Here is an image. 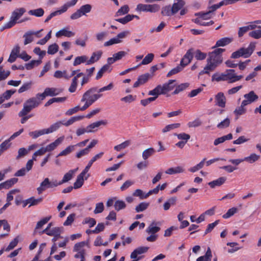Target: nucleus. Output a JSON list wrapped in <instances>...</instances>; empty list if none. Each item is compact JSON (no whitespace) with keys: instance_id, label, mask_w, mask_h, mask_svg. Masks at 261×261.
Returning <instances> with one entry per match:
<instances>
[{"instance_id":"1","label":"nucleus","mask_w":261,"mask_h":261,"mask_svg":"<svg viewBox=\"0 0 261 261\" xmlns=\"http://www.w3.org/2000/svg\"><path fill=\"white\" fill-rule=\"evenodd\" d=\"M224 50V49L217 48L210 52L206 59V64L203 69L199 72V75L210 74L211 72L214 71L222 63L223 59L222 54Z\"/></svg>"},{"instance_id":"2","label":"nucleus","mask_w":261,"mask_h":261,"mask_svg":"<svg viewBox=\"0 0 261 261\" xmlns=\"http://www.w3.org/2000/svg\"><path fill=\"white\" fill-rule=\"evenodd\" d=\"M97 91L96 88H93L87 90L83 95L81 101L84 102L81 107V111H84L89 108L92 103L101 96V94H94Z\"/></svg>"},{"instance_id":"3","label":"nucleus","mask_w":261,"mask_h":261,"mask_svg":"<svg viewBox=\"0 0 261 261\" xmlns=\"http://www.w3.org/2000/svg\"><path fill=\"white\" fill-rule=\"evenodd\" d=\"M41 97H38L37 94L36 97L28 99L24 103L23 107L19 112L18 116L22 117L27 115L32 109L37 107L41 103Z\"/></svg>"},{"instance_id":"4","label":"nucleus","mask_w":261,"mask_h":261,"mask_svg":"<svg viewBox=\"0 0 261 261\" xmlns=\"http://www.w3.org/2000/svg\"><path fill=\"white\" fill-rule=\"evenodd\" d=\"M255 48V43L251 42L248 47H241L237 51L233 52L231 56L232 59H238L243 57L245 58H249L253 53Z\"/></svg>"},{"instance_id":"5","label":"nucleus","mask_w":261,"mask_h":261,"mask_svg":"<svg viewBox=\"0 0 261 261\" xmlns=\"http://www.w3.org/2000/svg\"><path fill=\"white\" fill-rule=\"evenodd\" d=\"M57 180L55 179L50 181L48 178H45L37 188L39 194L42 193L47 189H51L58 187Z\"/></svg>"},{"instance_id":"6","label":"nucleus","mask_w":261,"mask_h":261,"mask_svg":"<svg viewBox=\"0 0 261 261\" xmlns=\"http://www.w3.org/2000/svg\"><path fill=\"white\" fill-rule=\"evenodd\" d=\"M160 7L158 4H138L136 8L138 12H147L150 13H155L159 11Z\"/></svg>"},{"instance_id":"7","label":"nucleus","mask_w":261,"mask_h":261,"mask_svg":"<svg viewBox=\"0 0 261 261\" xmlns=\"http://www.w3.org/2000/svg\"><path fill=\"white\" fill-rule=\"evenodd\" d=\"M26 10L23 8H20L15 9L11 14L10 20L9 21L10 25L13 26L18 22V19L23 15Z\"/></svg>"},{"instance_id":"8","label":"nucleus","mask_w":261,"mask_h":261,"mask_svg":"<svg viewBox=\"0 0 261 261\" xmlns=\"http://www.w3.org/2000/svg\"><path fill=\"white\" fill-rule=\"evenodd\" d=\"M224 72L225 81L229 83H232L240 81L243 77V75H237L233 69H227Z\"/></svg>"},{"instance_id":"9","label":"nucleus","mask_w":261,"mask_h":261,"mask_svg":"<svg viewBox=\"0 0 261 261\" xmlns=\"http://www.w3.org/2000/svg\"><path fill=\"white\" fill-rule=\"evenodd\" d=\"M91 10V6L89 4H86L82 6L80 9H79L75 13L72 14L70 18L72 19H76L82 15H85L86 13H89Z\"/></svg>"},{"instance_id":"10","label":"nucleus","mask_w":261,"mask_h":261,"mask_svg":"<svg viewBox=\"0 0 261 261\" xmlns=\"http://www.w3.org/2000/svg\"><path fill=\"white\" fill-rule=\"evenodd\" d=\"M62 91V90L61 89L56 88H47L45 89L43 93L41 94H37V96L40 97L41 100H42L46 96H56L60 94Z\"/></svg>"},{"instance_id":"11","label":"nucleus","mask_w":261,"mask_h":261,"mask_svg":"<svg viewBox=\"0 0 261 261\" xmlns=\"http://www.w3.org/2000/svg\"><path fill=\"white\" fill-rule=\"evenodd\" d=\"M128 34V32L127 31L122 32L118 34L115 37L113 38L109 41L105 42L104 46H109L114 44H118L121 43L122 42L121 40L124 38Z\"/></svg>"},{"instance_id":"12","label":"nucleus","mask_w":261,"mask_h":261,"mask_svg":"<svg viewBox=\"0 0 261 261\" xmlns=\"http://www.w3.org/2000/svg\"><path fill=\"white\" fill-rule=\"evenodd\" d=\"M194 56V49L191 48L187 50L186 54L181 59L180 64L185 67L188 65L192 61Z\"/></svg>"},{"instance_id":"13","label":"nucleus","mask_w":261,"mask_h":261,"mask_svg":"<svg viewBox=\"0 0 261 261\" xmlns=\"http://www.w3.org/2000/svg\"><path fill=\"white\" fill-rule=\"evenodd\" d=\"M148 247H140L135 249L130 254V258L133 259L132 261H138L140 259L141 257L138 256V255H140L147 251Z\"/></svg>"},{"instance_id":"14","label":"nucleus","mask_w":261,"mask_h":261,"mask_svg":"<svg viewBox=\"0 0 261 261\" xmlns=\"http://www.w3.org/2000/svg\"><path fill=\"white\" fill-rule=\"evenodd\" d=\"M244 97L245 99L242 102H243V105L246 106L256 101L258 98V96L253 91H251L248 93L245 94L244 95Z\"/></svg>"},{"instance_id":"15","label":"nucleus","mask_w":261,"mask_h":261,"mask_svg":"<svg viewBox=\"0 0 261 261\" xmlns=\"http://www.w3.org/2000/svg\"><path fill=\"white\" fill-rule=\"evenodd\" d=\"M176 85L175 80H169L167 83L161 85L162 94H165L173 90Z\"/></svg>"},{"instance_id":"16","label":"nucleus","mask_w":261,"mask_h":261,"mask_svg":"<svg viewBox=\"0 0 261 261\" xmlns=\"http://www.w3.org/2000/svg\"><path fill=\"white\" fill-rule=\"evenodd\" d=\"M75 35V33L69 30L68 28H63L56 33V36L60 38L62 36L66 37H72Z\"/></svg>"},{"instance_id":"17","label":"nucleus","mask_w":261,"mask_h":261,"mask_svg":"<svg viewBox=\"0 0 261 261\" xmlns=\"http://www.w3.org/2000/svg\"><path fill=\"white\" fill-rule=\"evenodd\" d=\"M64 136H62L57 138L55 141L46 146L48 152L51 151L55 149L59 145H60L64 140Z\"/></svg>"},{"instance_id":"18","label":"nucleus","mask_w":261,"mask_h":261,"mask_svg":"<svg viewBox=\"0 0 261 261\" xmlns=\"http://www.w3.org/2000/svg\"><path fill=\"white\" fill-rule=\"evenodd\" d=\"M107 124V121L106 120H100L98 121L95 122L91 123L87 126L88 129V133H92L95 132L94 129L98 127L101 125H106Z\"/></svg>"},{"instance_id":"19","label":"nucleus","mask_w":261,"mask_h":261,"mask_svg":"<svg viewBox=\"0 0 261 261\" xmlns=\"http://www.w3.org/2000/svg\"><path fill=\"white\" fill-rule=\"evenodd\" d=\"M160 225V222H156L155 221L152 222L146 230V232L148 234H155V233L160 230V227L158 226Z\"/></svg>"},{"instance_id":"20","label":"nucleus","mask_w":261,"mask_h":261,"mask_svg":"<svg viewBox=\"0 0 261 261\" xmlns=\"http://www.w3.org/2000/svg\"><path fill=\"white\" fill-rule=\"evenodd\" d=\"M77 169L75 170H70L68 172L65 173L61 181H58L57 184L58 186L61 185L62 184L67 182L71 180L73 177V174L75 172Z\"/></svg>"},{"instance_id":"21","label":"nucleus","mask_w":261,"mask_h":261,"mask_svg":"<svg viewBox=\"0 0 261 261\" xmlns=\"http://www.w3.org/2000/svg\"><path fill=\"white\" fill-rule=\"evenodd\" d=\"M215 99L216 101V105L219 107L221 108H224L225 107L226 99L223 93H218L215 97Z\"/></svg>"},{"instance_id":"22","label":"nucleus","mask_w":261,"mask_h":261,"mask_svg":"<svg viewBox=\"0 0 261 261\" xmlns=\"http://www.w3.org/2000/svg\"><path fill=\"white\" fill-rule=\"evenodd\" d=\"M177 3L172 5L171 7L172 14H176L179 10L181 9L185 5V2L183 0H176Z\"/></svg>"},{"instance_id":"23","label":"nucleus","mask_w":261,"mask_h":261,"mask_svg":"<svg viewBox=\"0 0 261 261\" xmlns=\"http://www.w3.org/2000/svg\"><path fill=\"white\" fill-rule=\"evenodd\" d=\"M102 54V52L101 51H98L97 52L93 53L90 59L89 60H87L86 64L90 65L97 62L99 60Z\"/></svg>"},{"instance_id":"24","label":"nucleus","mask_w":261,"mask_h":261,"mask_svg":"<svg viewBox=\"0 0 261 261\" xmlns=\"http://www.w3.org/2000/svg\"><path fill=\"white\" fill-rule=\"evenodd\" d=\"M232 41V39L231 38L229 37H225L221 38V39L218 40L216 42V45L213 48H215L220 46H224L230 43H231Z\"/></svg>"},{"instance_id":"25","label":"nucleus","mask_w":261,"mask_h":261,"mask_svg":"<svg viewBox=\"0 0 261 261\" xmlns=\"http://www.w3.org/2000/svg\"><path fill=\"white\" fill-rule=\"evenodd\" d=\"M185 171V169L181 166H177L170 168L165 171V173L168 174H174L181 173Z\"/></svg>"},{"instance_id":"26","label":"nucleus","mask_w":261,"mask_h":261,"mask_svg":"<svg viewBox=\"0 0 261 261\" xmlns=\"http://www.w3.org/2000/svg\"><path fill=\"white\" fill-rule=\"evenodd\" d=\"M226 180L225 177H221L218 179L211 181L208 183V185L212 188H214L216 186H220L223 184Z\"/></svg>"},{"instance_id":"27","label":"nucleus","mask_w":261,"mask_h":261,"mask_svg":"<svg viewBox=\"0 0 261 261\" xmlns=\"http://www.w3.org/2000/svg\"><path fill=\"white\" fill-rule=\"evenodd\" d=\"M45 134H47L46 128L31 132L29 133V136L31 137L33 139H35L38 137Z\"/></svg>"},{"instance_id":"28","label":"nucleus","mask_w":261,"mask_h":261,"mask_svg":"<svg viewBox=\"0 0 261 261\" xmlns=\"http://www.w3.org/2000/svg\"><path fill=\"white\" fill-rule=\"evenodd\" d=\"M232 138V135L231 134H229L226 136H223L221 137L218 138L214 140V144L215 146L219 145L220 143H222L226 140H231Z\"/></svg>"},{"instance_id":"29","label":"nucleus","mask_w":261,"mask_h":261,"mask_svg":"<svg viewBox=\"0 0 261 261\" xmlns=\"http://www.w3.org/2000/svg\"><path fill=\"white\" fill-rule=\"evenodd\" d=\"M148 94L149 95L154 96L153 97H151V98H154L155 100L159 95L163 94L161 89V85H158L154 89L150 91L148 93Z\"/></svg>"},{"instance_id":"30","label":"nucleus","mask_w":261,"mask_h":261,"mask_svg":"<svg viewBox=\"0 0 261 261\" xmlns=\"http://www.w3.org/2000/svg\"><path fill=\"white\" fill-rule=\"evenodd\" d=\"M134 18H139V17L137 15L128 14L123 18L116 19V21L122 24H125L132 20Z\"/></svg>"},{"instance_id":"31","label":"nucleus","mask_w":261,"mask_h":261,"mask_svg":"<svg viewBox=\"0 0 261 261\" xmlns=\"http://www.w3.org/2000/svg\"><path fill=\"white\" fill-rule=\"evenodd\" d=\"M212 257V252L210 248H208L204 255L198 257L196 261H211Z\"/></svg>"},{"instance_id":"32","label":"nucleus","mask_w":261,"mask_h":261,"mask_svg":"<svg viewBox=\"0 0 261 261\" xmlns=\"http://www.w3.org/2000/svg\"><path fill=\"white\" fill-rule=\"evenodd\" d=\"M112 68H111L110 66L109 65H103L101 69L98 71L97 73L96 79L97 80L100 79L103 75V74L106 72H111Z\"/></svg>"},{"instance_id":"33","label":"nucleus","mask_w":261,"mask_h":261,"mask_svg":"<svg viewBox=\"0 0 261 261\" xmlns=\"http://www.w3.org/2000/svg\"><path fill=\"white\" fill-rule=\"evenodd\" d=\"M155 152L153 148L150 147L144 150L142 153V158L144 160H147Z\"/></svg>"},{"instance_id":"34","label":"nucleus","mask_w":261,"mask_h":261,"mask_svg":"<svg viewBox=\"0 0 261 261\" xmlns=\"http://www.w3.org/2000/svg\"><path fill=\"white\" fill-rule=\"evenodd\" d=\"M75 145H69L67 146L65 149L61 151L57 157L61 156H66L69 154L71 152H72L75 148Z\"/></svg>"},{"instance_id":"35","label":"nucleus","mask_w":261,"mask_h":261,"mask_svg":"<svg viewBox=\"0 0 261 261\" xmlns=\"http://www.w3.org/2000/svg\"><path fill=\"white\" fill-rule=\"evenodd\" d=\"M62 123L63 122L62 121H58L51 125L48 128H46L47 134L56 131L61 127Z\"/></svg>"},{"instance_id":"36","label":"nucleus","mask_w":261,"mask_h":261,"mask_svg":"<svg viewBox=\"0 0 261 261\" xmlns=\"http://www.w3.org/2000/svg\"><path fill=\"white\" fill-rule=\"evenodd\" d=\"M23 38L24 39V44L25 45L31 43L34 40L33 36L32 34V31L25 33L23 35Z\"/></svg>"},{"instance_id":"37","label":"nucleus","mask_w":261,"mask_h":261,"mask_svg":"<svg viewBox=\"0 0 261 261\" xmlns=\"http://www.w3.org/2000/svg\"><path fill=\"white\" fill-rule=\"evenodd\" d=\"M18 181L16 178H11L3 183H1L3 188L9 189Z\"/></svg>"},{"instance_id":"38","label":"nucleus","mask_w":261,"mask_h":261,"mask_svg":"<svg viewBox=\"0 0 261 261\" xmlns=\"http://www.w3.org/2000/svg\"><path fill=\"white\" fill-rule=\"evenodd\" d=\"M130 140H126L119 145L115 146L114 149L117 151H120L121 150L128 147L130 145Z\"/></svg>"},{"instance_id":"39","label":"nucleus","mask_w":261,"mask_h":261,"mask_svg":"<svg viewBox=\"0 0 261 261\" xmlns=\"http://www.w3.org/2000/svg\"><path fill=\"white\" fill-rule=\"evenodd\" d=\"M62 231V227H55L52 228L50 230L45 233L49 236H57L58 233H61Z\"/></svg>"},{"instance_id":"40","label":"nucleus","mask_w":261,"mask_h":261,"mask_svg":"<svg viewBox=\"0 0 261 261\" xmlns=\"http://www.w3.org/2000/svg\"><path fill=\"white\" fill-rule=\"evenodd\" d=\"M42 200V198H39L38 199H35L34 197H31L28 199H27L25 201V203L24 205L25 206L27 204H30L29 207L37 205L39 203H40Z\"/></svg>"},{"instance_id":"41","label":"nucleus","mask_w":261,"mask_h":261,"mask_svg":"<svg viewBox=\"0 0 261 261\" xmlns=\"http://www.w3.org/2000/svg\"><path fill=\"white\" fill-rule=\"evenodd\" d=\"M212 81L220 82V81H225L224 72L220 73L218 72H216L213 74L212 76Z\"/></svg>"},{"instance_id":"42","label":"nucleus","mask_w":261,"mask_h":261,"mask_svg":"<svg viewBox=\"0 0 261 261\" xmlns=\"http://www.w3.org/2000/svg\"><path fill=\"white\" fill-rule=\"evenodd\" d=\"M154 58V55L152 53L147 54L145 58L143 59L141 63L138 65L139 66L141 65H147L150 63Z\"/></svg>"},{"instance_id":"43","label":"nucleus","mask_w":261,"mask_h":261,"mask_svg":"<svg viewBox=\"0 0 261 261\" xmlns=\"http://www.w3.org/2000/svg\"><path fill=\"white\" fill-rule=\"evenodd\" d=\"M88 241H83L79 243H77L74 245L73 250V251H85V250L83 249V248L85 246L88 245Z\"/></svg>"},{"instance_id":"44","label":"nucleus","mask_w":261,"mask_h":261,"mask_svg":"<svg viewBox=\"0 0 261 261\" xmlns=\"http://www.w3.org/2000/svg\"><path fill=\"white\" fill-rule=\"evenodd\" d=\"M84 176L80 174L73 184V188L76 189L81 188L84 184Z\"/></svg>"},{"instance_id":"45","label":"nucleus","mask_w":261,"mask_h":261,"mask_svg":"<svg viewBox=\"0 0 261 261\" xmlns=\"http://www.w3.org/2000/svg\"><path fill=\"white\" fill-rule=\"evenodd\" d=\"M50 219H51V216H48V217H45V218L42 219L41 220H40L39 221H38L37 223V224L36 225V227L35 228V230L37 229L41 228L42 227V226L44 225H45V224H46L49 221V220Z\"/></svg>"},{"instance_id":"46","label":"nucleus","mask_w":261,"mask_h":261,"mask_svg":"<svg viewBox=\"0 0 261 261\" xmlns=\"http://www.w3.org/2000/svg\"><path fill=\"white\" fill-rule=\"evenodd\" d=\"M42 62L41 59L37 60H32L30 63L25 64V68L28 70H30L34 68L35 66H38Z\"/></svg>"},{"instance_id":"47","label":"nucleus","mask_w":261,"mask_h":261,"mask_svg":"<svg viewBox=\"0 0 261 261\" xmlns=\"http://www.w3.org/2000/svg\"><path fill=\"white\" fill-rule=\"evenodd\" d=\"M260 158V156L255 153H252L249 156L244 158V161L249 162V163H253Z\"/></svg>"},{"instance_id":"48","label":"nucleus","mask_w":261,"mask_h":261,"mask_svg":"<svg viewBox=\"0 0 261 261\" xmlns=\"http://www.w3.org/2000/svg\"><path fill=\"white\" fill-rule=\"evenodd\" d=\"M29 14L36 17H41L44 14V10L42 8H38L35 10H31L28 12Z\"/></svg>"},{"instance_id":"49","label":"nucleus","mask_w":261,"mask_h":261,"mask_svg":"<svg viewBox=\"0 0 261 261\" xmlns=\"http://www.w3.org/2000/svg\"><path fill=\"white\" fill-rule=\"evenodd\" d=\"M195 16L200 17L203 20H207L212 18V15L211 12L207 11L206 12H200L195 14Z\"/></svg>"},{"instance_id":"50","label":"nucleus","mask_w":261,"mask_h":261,"mask_svg":"<svg viewBox=\"0 0 261 261\" xmlns=\"http://www.w3.org/2000/svg\"><path fill=\"white\" fill-rule=\"evenodd\" d=\"M184 67L181 64H179L176 67L172 69L167 74V77H170L171 75L179 72L184 69Z\"/></svg>"},{"instance_id":"51","label":"nucleus","mask_w":261,"mask_h":261,"mask_svg":"<svg viewBox=\"0 0 261 261\" xmlns=\"http://www.w3.org/2000/svg\"><path fill=\"white\" fill-rule=\"evenodd\" d=\"M230 124V119L227 117L225 118L223 121L218 123L217 127L219 129H223L228 127Z\"/></svg>"},{"instance_id":"52","label":"nucleus","mask_w":261,"mask_h":261,"mask_svg":"<svg viewBox=\"0 0 261 261\" xmlns=\"http://www.w3.org/2000/svg\"><path fill=\"white\" fill-rule=\"evenodd\" d=\"M238 211V209L236 207H233L230 209H229L226 214L222 216V217L224 219H227L232 216L236 213H237Z\"/></svg>"},{"instance_id":"53","label":"nucleus","mask_w":261,"mask_h":261,"mask_svg":"<svg viewBox=\"0 0 261 261\" xmlns=\"http://www.w3.org/2000/svg\"><path fill=\"white\" fill-rule=\"evenodd\" d=\"M129 11V7L127 5H125L121 7L116 12V16L118 17L127 14Z\"/></svg>"},{"instance_id":"54","label":"nucleus","mask_w":261,"mask_h":261,"mask_svg":"<svg viewBox=\"0 0 261 261\" xmlns=\"http://www.w3.org/2000/svg\"><path fill=\"white\" fill-rule=\"evenodd\" d=\"M194 54L195 55V58L197 60H203L207 56L206 53L201 52L199 49H197L195 51H194Z\"/></svg>"},{"instance_id":"55","label":"nucleus","mask_w":261,"mask_h":261,"mask_svg":"<svg viewBox=\"0 0 261 261\" xmlns=\"http://www.w3.org/2000/svg\"><path fill=\"white\" fill-rule=\"evenodd\" d=\"M84 118V116H75V117H72L71 118L69 119L66 122H63L62 125L67 126H69V125L72 124L75 121L81 120Z\"/></svg>"},{"instance_id":"56","label":"nucleus","mask_w":261,"mask_h":261,"mask_svg":"<svg viewBox=\"0 0 261 261\" xmlns=\"http://www.w3.org/2000/svg\"><path fill=\"white\" fill-rule=\"evenodd\" d=\"M149 206V203L146 202H141L135 207L137 213L143 212L146 210Z\"/></svg>"},{"instance_id":"57","label":"nucleus","mask_w":261,"mask_h":261,"mask_svg":"<svg viewBox=\"0 0 261 261\" xmlns=\"http://www.w3.org/2000/svg\"><path fill=\"white\" fill-rule=\"evenodd\" d=\"M59 46L57 44L54 43L48 47L47 53L49 55H54L58 52Z\"/></svg>"},{"instance_id":"58","label":"nucleus","mask_w":261,"mask_h":261,"mask_svg":"<svg viewBox=\"0 0 261 261\" xmlns=\"http://www.w3.org/2000/svg\"><path fill=\"white\" fill-rule=\"evenodd\" d=\"M189 86L188 83H184L181 84L180 85H179L178 86L176 85V89L173 92L172 94H177L180 92L183 91L184 90L186 89Z\"/></svg>"},{"instance_id":"59","label":"nucleus","mask_w":261,"mask_h":261,"mask_svg":"<svg viewBox=\"0 0 261 261\" xmlns=\"http://www.w3.org/2000/svg\"><path fill=\"white\" fill-rule=\"evenodd\" d=\"M87 59H88V58L86 56L77 57L74 59V61L73 62V65L76 66V65H79L82 63H84L85 62H87Z\"/></svg>"},{"instance_id":"60","label":"nucleus","mask_w":261,"mask_h":261,"mask_svg":"<svg viewBox=\"0 0 261 261\" xmlns=\"http://www.w3.org/2000/svg\"><path fill=\"white\" fill-rule=\"evenodd\" d=\"M114 207L115 210L117 211H119L122 209L126 207V204L122 200H117L114 204Z\"/></svg>"},{"instance_id":"61","label":"nucleus","mask_w":261,"mask_h":261,"mask_svg":"<svg viewBox=\"0 0 261 261\" xmlns=\"http://www.w3.org/2000/svg\"><path fill=\"white\" fill-rule=\"evenodd\" d=\"M15 90H7L5 92H4L1 96L3 99V102L5 100L9 99L11 96L15 92Z\"/></svg>"},{"instance_id":"62","label":"nucleus","mask_w":261,"mask_h":261,"mask_svg":"<svg viewBox=\"0 0 261 261\" xmlns=\"http://www.w3.org/2000/svg\"><path fill=\"white\" fill-rule=\"evenodd\" d=\"M249 36L256 39H259L261 38V30H253L249 32Z\"/></svg>"},{"instance_id":"63","label":"nucleus","mask_w":261,"mask_h":261,"mask_svg":"<svg viewBox=\"0 0 261 261\" xmlns=\"http://www.w3.org/2000/svg\"><path fill=\"white\" fill-rule=\"evenodd\" d=\"M28 153L29 150H27L26 148L23 147L20 148L18 150V155L16 156V159L17 160H18L20 158L27 155Z\"/></svg>"},{"instance_id":"64","label":"nucleus","mask_w":261,"mask_h":261,"mask_svg":"<svg viewBox=\"0 0 261 261\" xmlns=\"http://www.w3.org/2000/svg\"><path fill=\"white\" fill-rule=\"evenodd\" d=\"M161 14L164 16H170L173 15L172 12V9L170 8V6L164 7L162 8Z\"/></svg>"}]
</instances>
